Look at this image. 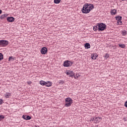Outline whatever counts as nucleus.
Returning <instances> with one entry per match:
<instances>
[{
	"mask_svg": "<svg viewBox=\"0 0 127 127\" xmlns=\"http://www.w3.org/2000/svg\"><path fill=\"white\" fill-rule=\"evenodd\" d=\"M94 8L93 4L86 3L83 5V8L81 9L82 13H89L91 10Z\"/></svg>",
	"mask_w": 127,
	"mask_h": 127,
	"instance_id": "f257e3e1",
	"label": "nucleus"
},
{
	"mask_svg": "<svg viewBox=\"0 0 127 127\" xmlns=\"http://www.w3.org/2000/svg\"><path fill=\"white\" fill-rule=\"evenodd\" d=\"M65 107H70L73 104V100L70 97H67L65 99Z\"/></svg>",
	"mask_w": 127,
	"mask_h": 127,
	"instance_id": "f03ea898",
	"label": "nucleus"
},
{
	"mask_svg": "<svg viewBox=\"0 0 127 127\" xmlns=\"http://www.w3.org/2000/svg\"><path fill=\"white\" fill-rule=\"evenodd\" d=\"M99 31H104L107 28V25L103 23H98Z\"/></svg>",
	"mask_w": 127,
	"mask_h": 127,
	"instance_id": "7ed1b4c3",
	"label": "nucleus"
},
{
	"mask_svg": "<svg viewBox=\"0 0 127 127\" xmlns=\"http://www.w3.org/2000/svg\"><path fill=\"white\" fill-rule=\"evenodd\" d=\"M8 45V41L4 40H0V46H6Z\"/></svg>",
	"mask_w": 127,
	"mask_h": 127,
	"instance_id": "20e7f679",
	"label": "nucleus"
},
{
	"mask_svg": "<svg viewBox=\"0 0 127 127\" xmlns=\"http://www.w3.org/2000/svg\"><path fill=\"white\" fill-rule=\"evenodd\" d=\"M116 19L117 21V24H119V25H122V24H123L121 16H117L116 17Z\"/></svg>",
	"mask_w": 127,
	"mask_h": 127,
	"instance_id": "39448f33",
	"label": "nucleus"
},
{
	"mask_svg": "<svg viewBox=\"0 0 127 127\" xmlns=\"http://www.w3.org/2000/svg\"><path fill=\"white\" fill-rule=\"evenodd\" d=\"M72 64L73 63L69 61H65L64 63V67H70V66H72Z\"/></svg>",
	"mask_w": 127,
	"mask_h": 127,
	"instance_id": "423d86ee",
	"label": "nucleus"
},
{
	"mask_svg": "<svg viewBox=\"0 0 127 127\" xmlns=\"http://www.w3.org/2000/svg\"><path fill=\"white\" fill-rule=\"evenodd\" d=\"M101 120H102V117L100 118V117H95L94 121V124H99V123L101 122Z\"/></svg>",
	"mask_w": 127,
	"mask_h": 127,
	"instance_id": "0eeeda50",
	"label": "nucleus"
},
{
	"mask_svg": "<svg viewBox=\"0 0 127 127\" xmlns=\"http://www.w3.org/2000/svg\"><path fill=\"white\" fill-rule=\"evenodd\" d=\"M47 52V48L46 47H43L41 50V53L43 55H44L45 54H46Z\"/></svg>",
	"mask_w": 127,
	"mask_h": 127,
	"instance_id": "6e6552de",
	"label": "nucleus"
},
{
	"mask_svg": "<svg viewBox=\"0 0 127 127\" xmlns=\"http://www.w3.org/2000/svg\"><path fill=\"white\" fill-rule=\"evenodd\" d=\"M22 118L23 119V120H26V121H27L28 120H31V117H30V116H26L25 115H23L22 116Z\"/></svg>",
	"mask_w": 127,
	"mask_h": 127,
	"instance_id": "1a4fd4ad",
	"label": "nucleus"
},
{
	"mask_svg": "<svg viewBox=\"0 0 127 127\" xmlns=\"http://www.w3.org/2000/svg\"><path fill=\"white\" fill-rule=\"evenodd\" d=\"M7 20L8 22H13L14 21V18L13 17H7Z\"/></svg>",
	"mask_w": 127,
	"mask_h": 127,
	"instance_id": "9d476101",
	"label": "nucleus"
},
{
	"mask_svg": "<svg viewBox=\"0 0 127 127\" xmlns=\"http://www.w3.org/2000/svg\"><path fill=\"white\" fill-rule=\"evenodd\" d=\"M52 86V82L48 81L46 82L45 86L46 87H51Z\"/></svg>",
	"mask_w": 127,
	"mask_h": 127,
	"instance_id": "9b49d317",
	"label": "nucleus"
},
{
	"mask_svg": "<svg viewBox=\"0 0 127 127\" xmlns=\"http://www.w3.org/2000/svg\"><path fill=\"white\" fill-rule=\"evenodd\" d=\"M84 46H85V49H89V48H91V45H90V43H86L85 44Z\"/></svg>",
	"mask_w": 127,
	"mask_h": 127,
	"instance_id": "f8f14e48",
	"label": "nucleus"
},
{
	"mask_svg": "<svg viewBox=\"0 0 127 127\" xmlns=\"http://www.w3.org/2000/svg\"><path fill=\"white\" fill-rule=\"evenodd\" d=\"M74 72L72 71V70H67L66 71V75L67 76H70V75H72Z\"/></svg>",
	"mask_w": 127,
	"mask_h": 127,
	"instance_id": "ddd939ff",
	"label": "nucleus"
},
{
	"mask_svg": "<svg viewBox=\"0 0 127 127\" xmlns=\"http://www.w3.org/2000/svg\"><path fill=\"white\" fill-rule=\"evenodd\" d=\"M98 26H99V23H98L96 26H93V30H94V31H97V30H98V31H99V27Z\"/></svg>",
	"mask_w": 127,
	"mask_h": 127,
	"instance_id": "4468645a",
	"label": "nucleus"
},
{
	"mask_svg": "<svg viewBox=\"0 0 127 127\" xmlns=\"http://www.w3.org/2000/svg\"><path fill=\"white\" fill-rule=\"evenodd\" d=\"M116 13H117V10H116V9L111 10V14H112V15H114V14H116Z\"/></svg>",
	"mask_w": 127,
	"mask_h": 127,
	"instance_id": "2eb2a0df",
	"label": "nucleus"
},
{
	"mask_svg": "<svg viewBox=\"0 0 127 127\" xmlns=\"http://www.w3.org/2000/svg\"><path fill=\"white\" fill-rule=\"evenodd\" d=\"M10 96H11V94H10V93L9 92H6L5 94H4V97L5 98H9V97H10Z\"/></svg>",
	"mask_w": 127,
	"mask_h": 127,
	"instance_id": "dca6fc26",
	"label": "nucleus"
},
{
	"mask_svg": "<svg viewBox=\"0 0 127 127\" xmlns=\"http://www.w3.org/2000/svg\"><path fill=\"white\" fill-rule=\"evenodd\" d=\"M6 16H7L6 14H2L0 16V19L1 20L4 19Z\"/></svg>",
	"mask_w": 127,
	"mask_h": 127,
	"instance_id": "f3484780",
	"label": "nucleus"
},
{
	"mask_svg": "<svg viewBox=\"0 0 127 127\" xmlns=\"http://www.w3.org/2000/svg\"><path fill=\"white\" fill-rule=\"evenodd\" d=\"M46 83V81H44L43 80H41L40 81V85H41V86H45Z\"/></svg>",
	"mask_w": 127,
	"mask_h": 127,
	"instance_id": "a211bd4d",
	"label": "nucleus"
},
{
	"mask_svg": "<svg viewBox=\"0 0 127 127\" xmlns=\"http://www.w3.org/2000/svg\"><path fill=\"white\" fill-rule=\"evenodd\" d=\"M91 58L93 60H96L97 59V56L95 54L91 55Z\"/></svg>",
	"mask_w": 127,
	"mask_h": 127,
	"instance_id": "6ab92c4d",
	"label": "nucleus"
},
{
	"mask_svg": "<svg viewBox=\"0 0 127 127\" xmlns=\"http://www.w3.org/2000/svg\"><path fill=\"white\" fill-rule=\"evenodd\" d=\"M119 46L120 47V48H126V46L125 44H119Z\"/></svg>",
	"mask_w": 127,
	"mask_h": 127,
	"instance_id": "aec40b11",
	"label": "nucleus"
},
{
	"mask_svg": "<svg viewBox=\"0 0 127 127\" xmlns=\"http://www.w3.org/2000/svg\"><path fill=\"white\" fill-rule=\"evenodd\" d=\"M54 3L56 4L60 3V2L61 1V0H54Z\"/></svg>",
	"mask_w": 127,
	"mask_h": 127,
	"instance_id": "412c9836",
	"label": "nucleus"
},
{
	"mask_svg": "<svg viewBox=\"0 0 127 127\" xmlns=\"http://www.w3.org/2000/svg\"><path fill=\"white\" fill-rule=\"evenodd\" d=\"M80 75L79 73H76L74 76V79H78L80 77Z\"/></svg>",
	"mask_w": 127,
	"mask_h": 127,
	"instance_id": "4be33fe9",
	"label": "nucleus"
},
{
	"mask_svg": "<svg viewBox=\"0 0 127 127\" xmlns=\"http://www.w3.org/2000/svg\"><path fill=\"white\" fill-rule=\"evenodd\" d=\"M14 59H15V58H13L12 57H9V59H8V61H9V62H10L11 61H13V60Z\"/></svg>",
	"mask_w": 127,
	"mask_h": 127,
	"instance_id": "5701e85b",
	"label": "nucleus"
},
{
	"mask_svg": "<svg viewBox=\"0 0 127 127\" xmlns=\"http://www.w3.org/2000/svg\"><path fill=\"white\" fill-rule=\"evenodd\" d=\"M3 59V55H2V54L0 53V61L2 60Z\"/></svg>",
	"mask_w": 127,
	"mask_h": 127,
	"instance_id": "b1692460",
	"label": "nucleus"
},
{
	"mask_svg": "<svg viewBox=\"0 0 127 127\" xmlns=\"http://www.w3.org/2000/svg\"><path fill=\"white\" fill-rule=\"evenodd\" d=\"M122 34L125 36V35H127V31L124 30L122 32Z\"/></svg>",
	"mask_w": 127,
	"mask_h": 127,
	"instance_id": "393cba45",
	"label": "nucleus"
},
{
	"mask_svg": "<svg viewBox=\"0 0 127 127\" xmlns=\"http://www.w3.org/2000/svg\"><path fill=\"white\" fill-rule=\"evenodd\" d=\"M4 119V116L3 115H0V121L1 120H3Z\"/></svg>",
	"mask_w": 127,
	"mask_h": 127,
	"instance_id": "a878e982",
	"label": "nucleus"
},
{
	"mask_svg": "<svg viewBox=\"0 0 127 127\" xmlns=\"http://www.w3.org/2000/svg\"><path fill=\"white\" fill-rule=\"evenodd\" d=\"M105 58H106V59H108V58H109V54H106L105 55Z\"/></svg>",
	"mask_w": 127,
	"mask_h": 127,
	"instance_id": "bb28decb",
	"label": "nucleus"
},
{
	"mask_svg": "<svg viewBox=\"0 0 127 127\" xmlns=\"http://www.w3.org/2000/svg\"><path fill=\"white\" fill-rule=\"evenodd\" d=\"M69 77H71V78H73V77H75V73H73L72 74H71L70 76H69Z\"/></svg>",
	"mask_w": 127,
	"mask_h": 127,
	"instance_id": "cd10ccee",
	"label": "nucleus"
},
{
	"mask_svg": "<svg viewBox=\"0 0 127 127\" xmlns=\"http://www.w3.org/2000/svg\"><path fill=\"white\" fill-rule=\"evenodd\" d=\"M3 103V100H2V99H0V105H1Z\"/></svg>",
	"mask_w": 127,
	"mask_h": 127,
	"instance_id": "c85d7f7f",
	"label": "nucleus"
},
{
	"mask_svg": "<svg viewBox=\"0 0 127 127\" xmlns=\"http://www.w3.org/2000/svg\"><path fill=\"white\" fill-rule=\"evenodd\" d=\"M59 84H64V81H63V80H60Z\"/></svg>",
	"mask_w": 127,
	"mask_h": 127,
	"instance_id": "c756f323",
	"label": "nucleus"
},
{
	"mask_svg": "<svg viewBox=\"0 0 127 127\" xmlns=\"http://www.w3.org/2000/svg\"><path fill=\"white\" fill-rule=\"evenodd\" d=\"M89 121L90 122H93V121L95 122V117L91 118L90 120Z\"/></svg>",
	"mask_w": 127,
	"mask_h": 127,
	"instance_id": "7c9ffc66",
	"label": "nucleus"
},
{
	"mask_svg": "<svg viewBox=\"0 0 127 127\" xmlns=\"http://www.w3.org/2000/svg\"><path fill=\"white\" fill-rule=\"evenodd\" d=\"M125 106L126 107V108H127V101H126L125 103Z\"/></svg>",
	"mask_w": 127,
	"mask_h": 127,
	"instance_id": "2f4dec72",
	"label": "nucleus"
},
{
	"mask_svg": "<svg viewBox=\"0 0 127 127\" xmlns=\"http://www.w3.org/2000/svg\"><path fill=\"white\" fill-rule=\"evenodd\" d=\"M27 84H28L29 85H30V84H31V81H28Z\"/></svg>",
	"mask_w": 127,
	"mask_h": 127,
	"instance_id": "473e14b6",
	"label": "nucleus"
},
{
	"mask_svg": "<svg viewBox=\"0 0 127 127\" xmlns=\"http://www.w3.org/2000/svg\"><path fill=\"white\" fill-rule=\"evenodd\" d=\"M2 12V11H1V10L0 9V14H1Z\"/></svg>",
	"mask_w": 127,
	"mask_h": 127,
	"instance_id": "72a5a7b5",
	"label": "nucleus"
}]
</instances>
